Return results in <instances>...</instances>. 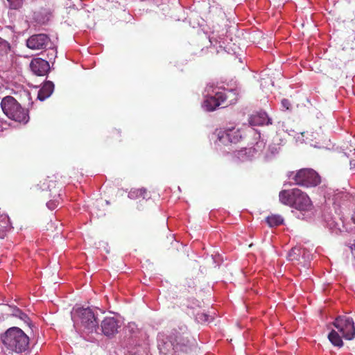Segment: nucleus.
Segmentation results:
<instances>
[{
	"mask_svg": "<svg viewBox=\"0 0 355 355\" xmlns=\"http://www.w3.org/2000/svg\"><path fill=\"white\" fill-rule=\"evenodd\" d=\"M187 333L176 329L171 331L166 340L159 345V349L163 355H180L191 351V344Z\"/></svg>",
	"mask_w": 355,
	"mask_h": 355,
	"instance_id": "f257e3e1",
	"label": "nucleus"
},
{
	"mask_svg": "<svg viewBox=\"0 0 355 355\" xmlns=\"http://www.w3.org/2000/svg\"><path fill=\"white\" fill-rule=\"evenodd\" d=\"M279 202L300 211L311 209L313 205L309 196L297 188L283 189L279 193Z\"/></svg>",
	"mask_w": 355,
	"mask_h": 355,
	"instance_id": "f03ea898",
	"label": "nucleus"
},
{
	"mask_svg": "<svg viewBox=\"0 0 355 355\" xmlns=\"http://www.w3.org/2000/svg\"><path fill=\"white\" fill-rule=\"evenodd\" d=\"M3 343L12 351L21 353L28 349L29 338L21 329L11 327L6 331Z\"/></svg>",
	"mask_w": 355,
	"mask_h": 355,
	"instance_id": "7ed1b4c3",
	"label": "nucleus"
},
{
	"mask_svg": "<svg viewBox=\"0 0 355 355\" xmlns=\"http://www.w3.org/2000/svg\"><path fill=\"white\" fill-rule=\"evenodd\" d=\"M1 107L3 113L15 121L26 123L29 120L28 110L11 96H7L1 100Z\"/></svg>",
	"mask_w": 355,
	"mask_h": 355,
	"instance_id": "20e7f679",
	"label": "nucleus"
},
{
	"mask_svg": "<svg viewBox=\"0 0 355 355\" xmlns=\"http://www.w3.org/2000/svg\"><path fill=\"white\" fill-rule=\"evenodd\" d=\"M236 101V94L233 90H224L216 92L214 96L207 97L203 103V106L207 111L211 112L220 105L226 107Z\"/></svg>",
	"mask_w": 355,
	"mask_h": 355,
	"instance_id": "39448f33",
	"label": "nucleus"
},
{
	"mask_svg": "<svg viewBox=\"0 0 355 355\" xmlns=\"http://www.w3.org/2000/svg\"><path fill=\"white\" fill-rule=\"evenodd\" d=\"M293 180L296 184L306 187H315L321 182L320 175L311 168L299 170L295 174Z\"/></svg>",
	"mask_w": 355,
	"mask_h": 355,
	"instance_id": "423d86ee",
	"label": "nucleus"
},
{
	"mask_svg": "<svg viewBox=\"0 0 355 355\" xmlns=\"http://www.w3.org/2000/svg\"><path fill=\"white\" fill-rule=\"evenodd\" d=\"M74 318L77 322L89 331H93L98 327L97 319L92 310L87 308H78L74 313Z\"/></svg>",
	"mask_w": 355,
	"mask_h": 355,
	"instance_id": "0eeeda50",
	"label": "nucleus"
},
{
	"mask_svg": "<svg viewBox=\"0 0 355 355\" xmlns=\"http://www.w3.org/2000/svg\"><path fill=\"white\" fill-rule=\"evenodd\" d=\"M346 340H352L355 336V327L353 319L347 316H338L333 323Z\"/></svg>",
	"mask_w": 355,
	"mask_h": 355,
	"instance_id": "6e6552de",
	"label": "nucleus"
},
{
	"mask_svg": "<svg viewBox=\"0 0 355 355\" xmlns=\"http://www.w3.org/2000/svg\"><path fill=\"white\" fill-rule=\"evenodd\" d=\"M215 134L217 135L218 140L223 145L236 144L242 138L240 130L235 129L234 127L229 128L225 130H216Z\"/></svg>",
	"mask_w": 355,
	"mask_h": 355,
	"instance_id": "1a4fd4ad",
	"label": "nucleus"
},
{
	"mask_svg": "<svg viewBox=\"0 0 355 355\" xmlns=\"http://www.w3.org/2000/svg\"><path fill=\"white\" fill-rule=\"evenodd\" d=\"M51 45L49 37L43 33L31 35L26 40V46L32 50H44Z\"/></svg>",
	"mask_w": 355,
	"mask_h": 355,
	"instance_id": "9d476101",
	"label": "nucleus"
},
{
	"mask_svg": "<svg viewBox=\"0 0 355 355\" xmlns=\"http://www.w3.org/2000/svg\"><path fill=\"white\" fill-rule=\"evenodd\" d=\"M119 328V322L112 317L105 318L101 322L102 332L106 336L115 335Z\"/></svg>",
	"mask_w": 355,
	"mask_h": 355,
	"instance_id": "9b49d317",
	"label": "nucleus"
},
{
	"mask_svg": "<svg viewBox=\"0 0 355 355\" xmlns=\"http://www.w3.org/2000/svg\"><path fill=\"white\" fill-rule=\"evenodd\" d=\"M30 67L33 73L39 76H45L50 69L49 62L39 58L31 60Z\"/></svg>",
	"mask_w": 355,
	"mask_h": 355,
	"instance_id": "f8f14e48",
	"label": "nucleus"
},
{
	"mask_svg": "<svg viewBox=\"0 0 355 355\" xmlns=\"http://www.w3.org/2000/svg\"><path fill=\"white\" fill-rule=\"evenodd\" d=\"M54 89V85L51 81L45 82L42 88L38 92L37 98L44 101L49 97Z\"/></svg>",
	"mask_w": 355,
	"mask_h": 355,
	"instance_id": "ddd939ff",
	"label": "nucleus"
},
{
	"mask_svg": "<svg viewBox=\"0 0 355 355\" xmlns=\"http://www.w3.org/2000/svg\"><path fill=\"white\" fill-rule=\"evenodd\" d=\"M269 122V119H266V114H259L253 115L250 118V123L252 125H262L266 123L268 124Z\"/></svg>",
	"mask_w": 355,
	"mask_h": 355,
	"instance_id": "4468645a",
	"label": "nucleus"
},
{
	"mask_svg": "<svg viewBox=\"0 0 355 355\" xmlns=\"http://www.w3.org/2000/svg\"><path fill=\"white\" fill-rule=\"evenodd\" d=\"M266 222L270 227L279 226L284 222V218L278 214H272L266 218Z\"/></svg>",
	"mask_w": 355,
	"mask_h": 355,
	"instance_id": "2eb2a0df",
	"label": "nucleus"
},
{
	"mask_svg": "<svg viewBox=\"0 0 355 355\" xmlns=\"http://www.w3.org/2000/svg\"><path fill=\"white\" fill-rule=\"evenodd\" d=\"M328 339L336 347H341L343 345V342L338 334L335 330H331V331L328 335Z\"/></svg>",
	"mask_w": 355,
	"mask_h": 355,
	"instance_id": "dca6fc26",
	"label": "nucleus"
},
{
	"mask_svg": "<svg viewBox=\"0 0 355 355\" xmlns=\"http://www.w3.org/2000/svg\"><path fill=\"white\" fill-rule=\"evenodd\" d=\"M128 197L131 199L137 198H142L143 199H145L146 198H149V195L146 189H138L130 191L128 194Z\"/></svg>",
	"mask_w": 355,
	"mask_h": 355,
	"instance_id": "f3484780",
	"label": "nucleus"
},
{
	"mask_svg": "<svg viewBox=\"0 0 355 355\" xmlns=\"http://www.w3.org/2000/svg\"><path fill=\"white\" fill-rule=\"evenodd\" d=\"M1 217L2 219L0 221V239H3L8 227V217L6 216H2Z\"/></svg>",
	"mask_w": 355,
	"mask_h": 355,
	"instance_id": "a211bd4d",
	"label": "nucleus"
},
{
	"mask_svg": "<svg viewBox=\"0 0 355 355\" xmlns=\"http://www.w3.org/2000/svg\"><path fill=\"white\" fill-rule=\"evenodd\" d=\"M9 43L0 37V55L7 54L10 50Z\"/></svg>",
	"mask_w": 355,
	"mask_h": 355,
	"instance_id": "6ab92c4d",
	"label": "nucleus"
},
{
	"mask_svg": "<svg viewBox=\"0 0 355 355\" xmlns=\"http://www.w3.org/2000/svg\"><path fill=\"white\" fill-rule=\"evenodd\" d=\"M10 9L17 10L22 7L24 0H7Z\"/></svg>",
	"mask_w": 355,
	"mask_h": 355,
	"instance_id": "aec40b11",
	"label": "nucleus"
},
{
	"mask_svg": "<svg viewBox=\"0 0 355 355\" xmlns=\"http://www.w3.org/2000/svg\"><path fill=\"white\" fill-rule=\"evenodd\" d=\"M300 251H301V250L298 248H292L288 255L289 260H291V261L297 260L298 257L300 254Z\"/></svg>",
	"mask_w": 355,
	"mask_h": 355,
	"instance_id": "412c9836",
	"label": "nucleus"
},
{
	"mask_svg": "<svg viewBox=\"0 0 355 355\" xmlns=\"http://www.w3.org/2000/svg\"><path fill=\"white\" fill-rule=\"evenodd\" d=\"M110 139L116 141H121V134L119 130L114 129L112 130L110 133Z\"/></svg>",
	"mask_w": 355,
	"mask_h": 355,
	"instance_id": "4be33fe9",
	"label": "nucleus"
},
{
	"mask_svg": "<svg viewBox=\"0 0 355 355\" xmlns=\"http://www.w3.org/2000/svg\"><path fill=\"white\" fill-rule=\"evenodd\" d=\"M15 315L18 316L20 319L24 320L26 323L31 326L30 319L25 313H22L21 310L17 309L15 313Z\"/></svg>",
	"mask_w": 355,
	"mask_h": 355,
	"instance_id": "5701e85b",
	"label": "nucleus"
},
{
	"mask_svg": "<svg viewBox=\"0 0 355 355\" xmlns=\"http://www.w3.org/2000/svg\"><path fill=\"white\" fill-rule=\"evenodd\" d=\"M196 319L200 322H207L209 320V315L205 313H198Z\"/></svg>",
	"mask_w": 355,
	"mask_h": 355,
	"instance_id": "b1692460",
	"label": "nucleus"
},
{
	"mask_svg": "<svg viewBox=\"0 0 355 355\" xmlns=\"http://www.w3.org/2000/svg\"><path fill=\"white\" fill-rule=\"evenodd\" d=\"M337 159L340 162L347 163L348 162V157L345 153H339Z\"/></svg>",
	"mask_w": 355,
	"mask_h": 355,
	"instance_id": "393cba45",
	"label": "nucleus"
},
{
	"mask_svg": "<svg viewBox=\"0 0 355 355\" xmlns=\"http://www.w3.org/2000/svg\"><path fill=\"white\" fill-rule=\"evenodd\" d=\"M44 184H47L48 189H50V187H55V181L53 180L50 179V178H48L47 179H45L44 182Z\"/></svg>",
	"mask_w": 355,
	"mask_h": 355,
	"instance_id": "a878e982",
	"label": "nucleus"
},
{
	"mask_svg": "<svg viewBox=\"0 0 355 355\" xmlns=\"http://www.w3.org/2000/svg\"><path fill=\"white\" fill-rule=\"evenodd\" d=\"M282 106L285 110H289V108H290V107H291V104L290 101H289L288 99L284 98V99L282 101Z\"/></svg>",
	"mask_w": 355,
	"mask_h": 355,
	"instance_id": "bb28decb",
	"label": "nucleus"
},
{
	"mask_svg": "<svg viewBox=\"0 0 355 355\" xmlns=\"http://www.w3.org/2000/svg\"><path fill=\"white\" fill-rule=\"evenodd\" d=\"M58 203H55L54 201H49L46 203L47 207L50 209H54L57 206Z\"/></svg>",
	"mask_w": 355,
	"mask_h": 355,
	"instance_id": "cd10ccee",
	"label": "nucleus"
},
{
	"mask_svg": "<svg viewBox=\"0 0 355 355\" xmlns=\"http://www.w3.org/2000/svg\"><path fill=\"white\" fill-rule=\"evenodd\" d=\"M349 164H350V168H355V161L354 160L349 161Z\"/></svg>",
	"mask_w": 355,
	"mask_h": 355,
	"instance_id": "c85d7f7f",
	"label": "nucleus"
},
{
	"mask_svg": "<svg viewBox=\"0 0 355 355\" xmlns=\"http://www.w3.org/2000/svg\"><path fill=\"white\" fill-rule=\"evenodd\" d=\"M350 248H351L352 251L355 252V241H354V243L352 244V245L350 246Z\"/></svg>",
	"mask_w": 355,
	"mask_h": 355,
	"instance_id": "c756f323",
	"label": "nucleus"
}]
</instances>
